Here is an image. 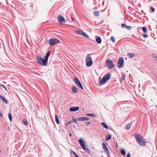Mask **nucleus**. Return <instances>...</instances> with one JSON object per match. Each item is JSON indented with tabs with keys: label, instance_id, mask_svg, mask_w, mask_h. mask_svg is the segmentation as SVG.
Masks as SVG:
<instances>
[{
	"label": "nucleus",
	"instance_id": "37998d69",
	"mask_svg": "<svg viewBox=\"0 0 157 157\" xmlns=\"http://www.w3.org/2000/svg\"><path fill=\"white\" fill-rule=\"evenodd\" d=\"M127 156L128 157H131L130 154L129 153H128L127 155Z\"/></svg>",
	"mask_w": 157,
	"mask_h": 157
},
{
	"label": "nucleus",
	"instance_id": "09e8293b",
	"mask_svg": "<svg viewBox=\"0 0 157 157\" xmlns=\"http://www.w3.org/2000/svg\"><path fill=\"white\" fill-rule=\"evenodd\" d=\"M1 151H0V152H1Z\"/></svg>",
	"mask_w": 157,
	"mask_h": 157
},
{
	"label": "nucleus",
	"instance_id": "f704fd0d",
	"mask_svg": "<svg viewBox=\"0 0 157 157\" xmlns=\"http://www.w3.org/2000/svg\"><path fill=\"white\" fill-rule=\"evenodd\" d=\"M3 102H5L6 104H7L8 103L7 101V100H6L5 98L4 100H3L2 101Z\"/></svg>",
	"mask_w": 157,
	"mask_h": 157
},
{
	"label": "nucleus",
	"instance_id": "4be33fe9",
	"mask_svg": "<svg viewBox=\"0 0 157 157\" xmlns=\"http://www.w3.org/2000/svg\"><path fill=\"white\" fill-rule=\"evenodd\" d=\"M86 115L87 116H91V117H95L96 116L93 113L87 114H86Z\"/></svg>",
	"mask_w": 157,
	"mask_h": 157
},
{
	"label": "nucleus",
	"instance_id": "423d86ee",
	"mask_svg": "<svg viewBox=\"0 0 157 157\" xmlns=\"http://www.w3.org/2000/svg\"><path fill=\"white\" fill-rule=\"evenodd\" d=\"M60 41L56 39L51 38L48 40L49 44L51 45H54L59 43Z\"/></svg>",
	"mask_w": 157,
	"mask_h": 157
},
{
	"label": "nucleus",
	"instance_id": "2eb2a0df",
	"mask_svg": "<svg viewBox=\"0 0 157 157\" xmlns=\"http://www.w3.org/2000/svg\"><path fill=\"white\" fill-rule=\"evenodd\" d=\"M127 56L130 58L133 57L135 56V55L133 53H128L127 54Z\"/></svg>",
	"mask_w": 157,
	"mask_h": 157
},
{
	"label": "nucleus",
	"instance_id": "a19ab883",
	"mask_svg": "<svg viewBox=\"0 0 157 157\" xmlns=\"http://www.w3.org/2000/svg\"><path fill=\"white\" fill-rule=\"evenodd\" d=\"M143 36L144 38H147L148 37V35L147 34H144Z\"/></svg>",
	"mask_w": 157,
	"mask_h": 157
},
{
	"label": "nucleus",
	"instance_id": "c85d7f7f",
	"mask_svg": "<svg viewBox=\"0 0 157 157\" xmlns=\"http://www.w3.org/2000/svg\"><path fill=\"white\" fill-rule=\"evenodd\" d=\"M23 122L24 123V124L25 125H27L28 124L27 121L25 120H23Z\"/></svg>",
	"mask_w": 157,
	"mask_h": 157
},
{
	"label": "nucleus",
	"instance_id": "9d476101",
	"mask_svg": "<svg viewBox=\"0 0 157 157\" xmlns=\"http://www.w3.org/2000/svg\"><path fill=\"white\" fill-rule=\"evenodd\" d=\"M124 63V60L123 58L121 57L119 58L118 61V68H121L122 67Z\"/></svg>",
	"mask_w": 157,
	"mask_h": 157
},
{
	"label": "nucleus",
	"instance_id": "1a4fd4ad",
	"mask_svg": "<svg viewBox=\"0 0 157 157\" xmlns=\"http://www.w3.org/2000/svg\"><path fill=\"white\" fill-rule=\"evenodd\" d=\"M106 65L108 68H112L114 66V63L111 60L107 59L106 60Z\"/></svg>",
	"mask_w": 157,
	"mask_h": 157
},
{
	"label": "nucleus",
	"instance_id": "c9c22d12",
	"mask_svg": "<svg viewBox=\"0 0 157 157\" xmlns=\"http://www.w3.org/2000/svg\"><path fill=\"white\" fill-rule=\"evenodd\" d=\"M126 28L128 29H131V27L130 26H126Z\"/></svg>",
	"mask_w": 157,
	"mask_h": 157
},
{
	"label": "nucleus",
	"instance_id": "cd10ccee",
	"mask_svg": "<svg viewBox=\"0 0 157 157\" xmlns=\"http://www.w3.org/2000/svg\"><path fill=\"white\" fill-rule=\"evenodd\" d=\"M142 30H143V31L144 32V33H146L147 31V29H146V28H145V27H143L142 28Z\"/></svg>",
	"mask_w": 157,
	"mask_h": 157
},
{
	"label": "nucleus",
	"instance_id": "20e7f679",
	"mask_svg": "<svg viewBox=\"0 0 157 157\" xmlns=\"http://www.w3.org/2000/svg\"><path fill=\"white\" fill-rule=\"evenodd\" d=\"M110 74L108 73L105 75L99 81V83L100 85L105 84L108 81L110 77Z\"/></svg>",
	"mask_w": 157,
	"mask_h": 157
},
{
	"label": "nucleus",
	"instance_id": "79ce46f5",
	"mask_svg": "<svg viewBox=\"0 0 157 157\" xmlns=\"http://www.w3.org/2000/svg\"><path fill=\"white\" fill-rule=\"evenodd\" d=\"M125 26V25L124 24H121V26L123 28H124V27Z\"/></svg>",
	"mask_w": 157,
	"mask_h": 157
},
{
	"label": "nucleus",
	"instance_id": "412c9836",
	"mask_svg": "<svg viewBox=\"0 0 157 157\" xmlns=\"http://www.w3.org/2000/svg\"><path fill=\"white\" fill-rule=\"evenodd\" d=\"M55 121L58 124L59 123V120L58 119V117L57 115L55 116Z\"/></svg>",
	"mask_w": 157,
	"mask_h": 157
},
{
	"label": "nucleus",
	"instance_id": "39448f33",
	"mask_svg": "<svg viewBox=\"0 0 157 157\" xmlns=\"http://www.w3.org/2000/svg\"><path fill=\"white\" fill-rule=\"evenodd\" d=\"M86 65L88 67H90L93 64L92 58L89 54H88L86 56Z\"/></svg>",
	"mask_w": 157,
	"mask_h": 157
},
{
	"label": "nucleus",
	"instance_id": "e433bc0d",
	"mask_svg": "<svg viewBox=\"0 0 157 157\" xmlns=\"http://www.w3.org/2000/svg\"><path fill=\"white\" fill-rule=\"evenodd\" d=\"M152 56L153 57H154L155 59L156 60H157V56H156V55H154V54Z\"/></svg>",
	"mask_w": 157,
	"mask_h": 157
},
{
	"label": "nucleus",
	"instance_id": "9b49d317",
	"mask_svg": "<svg viewBox=\"0 0 157 157\" xmlns=\"http://www.w3.org/2000/svg\"><path fill=\"white\" fill-rule=\"evenodd\" d=\"M59 22L60 24H63L65 22V20L64 17L61 16H60L58 18Z\"/></svg>",
	"mask_w": 157,
	"mask_h": 157
},
{
	"label": "nucleus",
	"instance_id": "2f4dec72",
	"mask_svg": "<svg viewBox=\"0 0 157 157\" xmlns=\"http://www.w3.org/2000/svg\"><path fill=\"white\" fill-rule=\"evenodd\" d=\"M105 151V152H106V153L107 154H108V155H109L110 154V152L109 151L108 149H107Z\"/></svg>",
	"mask_w": 157,
	"mask_h": 157
},
{
	"label": "nucleus",
	"instance_id": "7ed1b4c3",
	"mask_svg": "<svg viewBox=\"0 0 157 157\" xmlns=\"http://www.w3.org/2000/svg\"><path fill=\"white\" fill-rule=\"evenodd\" d=\"M78 142L80 143L82 149L85 151H86L89 154H90L91 151L90 149H88L86 147L85 144L86 143L85 141L83 139H80L78 140Z\"/></svg>",
	"mask_w": 157,
	"mask_h": 157
},
{
	"label": "nucleus",
	"instance_id": "8fccbe9b",
	"mask_svg": "<svg viewBox=\"0 0 157 157\" xmlns=\"http://www.w3.org/2000/svg\"><path fill=\"white\" fill-rule=\"evenodd\" d=\"M102 157H103L102 156Z\"/></svg>",
	"mask_w": 157,
	"mask_h": 157
},
{
	"label": "nucleus",
	"instance_id": "49530a36",
	"mask_svg": "<svg viewBox=\"0 0 157 157\" xmlns=\"http://www.w3.org/2000/svg\"><path fill=\"white\" fill-rule=\"evenodd\" d=\"M69 135L70 136H71V133H70L69 134Z\"/></svg>",
	"mask_w": 157,
	"mask_h": 157
},
{
	"label": "nucleus",
	"instance_id": "de8ad7c7",
	"mask_svg": "<svg viewBox=\"0 0 157 157\" xmlns=\"http://www.w3.org/2000/svg\"><path fill=\"white\" fill-rule=\"evenodd\" d=\"M117 146H118V144H117Z\"/></svg>",
	"mask_w": 157,
	"mask_h": 157
},
{
	"label": "nucleus",
	"instance_id": "0eeeda50",
	"mask_svg": "<svg viewBox=\"0 0 157 157\" xmlns=\"http://www.w3.org/2000/svg\"><path fill=\"white\" fill-rule=\"evenodd\" d=\"M73 80L75 84L78 86L79 87L82 89H83V87L82 85V84L81 83L79 80L78 78L76 77H74L73 79Z\"/></svg>",
	"mask_w": 157,
	"mask_h": 157
},
{
	"label": "nucleus",
	"instance_id": "bb28decb",
	"mask_svg": "<svg viewBox=\"0 0 157 157\" xmlns=\"http://www.w3.org/2000/svg\"><path fill=\"white\" fill-rule=\"evenodd\" d=\"M73 122H74L73 120H71L68 122V123L66 124V126H67L68 125L70 124L71 123H73Z\"/></svg>",
	"mask_w": 157,
	"mask_h": 157
},
{
	"label": "nucleus",
	"instance_id": "6ab92c4d",
	"mask_svg": "<svg viewBox=\"0 0 157 157\" xmlns=\"http://www.w3.org/2000/svg\"><path fill=\"white\" fill-rule=\"evenodd\" d=\"M121 153L123 155H125L126 154L125 151L124 149H122L121 150Z\"/></svg>",
	"mask_w": 157,
	"mask_h": 157
},
{
	"label": "nucleus",
	"instance_id": "c756f323",
	"mask_svg": "<svg viewBox=\"0 0 157 157\" xmlns=\"http://www.w3.org/2000/svg\"><path fill=\"white\" fill-rule=\"evenodd\" d=\"M110 39L111 40L113 43L115 42V40H114V38L112 36L111 37Z\"/></svg>",
	"mask_w": 157,
	"mask_h": 157
},
{
	"label": "nucleus",
	"instance_id": "f3484780",
	"mask_svg": "<svg viewBox=\"0 0 157 157\" xmlns=\"http://www.w3.org/2000/svg\"><path fill=\"white\" fill-rule=\"evenodd\" d=\"M72 91L75 93H76L78 91V90L76 87H73L72 88Z\"/></svg>",
	"mask_w": 157,
	"mask_h": 157
},
{
	"label": "nucleus",
	"instance_id": "ea45409f",
	"mask_svg": "<svg viewBox=\"0 0 157 157\" xmlns=\"http://www.w3.org/2000/svg\"><path fill=\"white\" fill-rule=\"evenodd\" d=\"M151 9L152 10L153 12H154L155 10V9L153 7H151Z\"/></svg>",
	"mask_w": 157,
	"mask_h": 157
},
{
	"label": "nucleus",
	"instance_id": "a878e982",
	"mask_svg": "<svg viewBox=\"0 0 157 157\" xmlns=\"http://www.w3.org/2000/svg\"><path fill=\"white\" fill-rule=\"evenodd\" d=\"M131 127V124H128L126 127V129L127 130L129 129Z\"/></svg>",
	"mask_w": 157,
	"mask_h": 157
},
{
	"label": "nucleus",
	"instance_id": "6e6552de",
	"mask_svg": "<svg viewBox=\"0 0 157 157\" xmlns=\"http://www.w3.org/2000/svg\"><path fill=\"white\" fill-rule=\"evenodd\" d=\"M76 33L79 35L85 37L87 38H88L89 36L81 30H78L76 31Z\"/></svg>",
	"mask_w": 157,
	"mask_h": 157
},
{
	"label": "nucleus",
	"instance_id": "f8f14e48",
	"mask_svg": "<svg viewBox=\"0 0 157 157\" xmlns=\"http://www.w3.org/2000/svg\"><path fill=\"white\" fill-rule=\"evenodd\" d=\"M78 107H73L70 108L69 110L70 111H75L79 110Z\"/></svg>",
	"mask_w": 157,
	"mask_h": 157
},
{
	"label": "nucleus",
	"instance_id": "4468645a",
	"mask_svg": "<svg viewBox=\"0 0 157 157\" xmlns=\"http://www.w3.org/2000/svg\"><path fill=\"white\" fill-rule=\"evenodd\" d=\"M96 41L97 42L98 44H100L101 42V38L98 36H96Z\"/></svg>",
	"mask_w": 157,
	"mask_h": 157
},
{
	"label": "nucleus",
	"instance_id": "393cba45",
	"mask_svg": "<svg viewBox=\"0 0 157 157\" xmlns=\"http://www.w3.org/2000/svg\"><path fill=\"white\" fill-rule=\"evenodd\" d=\"M8 117L11 122L12 121V118L11 113H9L8 115Z\"/></svg>",
	"mask_w": 157,
	"mask_h": 157
},
{
	"label": "nucleus",
	"instance_id": "c03bdc74",
	"mask_svg": "<svg viewBox=\"0 0 157 157\" xmlns=\"http://www.w3.org/2000/svg\"><path fill=\"white\" fill-rule=\"evenodd\" d=\"M2 114L0 112V117H2Z\"/></svg>",
	"mask_w": 157,
	"mask_h": 157
},
{
	"label": "nucleus",
	"instance_id": "dca6fc26",
	"mask_svg": "<svg viewBox=\"0 0 157 157\" xmlns=\"http://www.w3.org/2000/svg\"><path fill=\"white\" fill-rule=\"evenodd\" d=\"M102 145L104 151L108 149L106 144L105 143H102Z\"/></svg>",
	"mask_w": 157,
	"mask_h": 157
},
{
	"label": "nucleus",
	"instance_id": "5701e85b",
	"mask_svg": "<svg viewBox=\"0 0 157 157\" xmlns=\"http://www.w3.org/2000/svg\"><path fill=\"white\" fill-rule=\"evenodd\" d=\"M111 138V136L110 135H107L105 137L106 140H108Z\"/></svg>",
	"mask_w": 157,
	"mask_h": 157
},
{
	"label": "nucleus",
	"instance_id": "ddd939ff",
	"mask_svg": "<svg viewBox=\"0 0 157 157\" xmlns=\"http://www.w3.org/2000/svg\"><path fill=\"white\" fill-rule=\"evenodd\" d=\"M89 119V118L88 117H82L79 118L77 120H80V121H84L88 120Z\"/></svg>",
	"mask_w": 157,
	"mask_h": 157
},
{
	"label": "nucleus",
	"instance_id": "7c9ffc66",
	"mask_svg": "<svg viewBox=\"0 0 157 157\" xmlns=\"http://www.w3.org/2000/svg\"><path fill=\"white\" fill-rule=\"evenodd\" d=\"M125 77V75H122V77L121 79V80H124V78Z\"/></svg>",
	"mask_w": 157,
	"mask_h": 157
},
{
	"label": "nucleus",
	"instance_id": "a18cd8bd",
	"mask_svg": "<svg viewBox=\"0 0 157 157\" xmlns=\"http://www.w3.org/2000/svg\"><path fill=\"white\" fill-rule=\"evenodd\" d=\"M71 19H72V20L73 21H74V18H71Z\"/></svg>",
	"mask_w": 157,
	"mask_h": 157
},
{
	"label": "nucleus",
	"instance_id": "b1692460",
	"mask_svg": "<svg viewBox=\"0 0 157 157\" xmlns=\"http://www.w3.org/2000/svg\"><path fill=\"white\" fill-rule=\"evenodd\" d=\"M70 152L71 153H73L74 155H75V157H79L78 155L77 154H76L75 152L72 150H71Z\"/></svg>",
	"mask_w": 157,
	"mask_h": 157
},
{
	"label": "nucleus",
	"instance_id": "f03ea898",
	"mask_svg": "<svg viewBox=\"0 0 157 157\" xmlns=\"http://www.w3.org/2000/svg\"><path fill=\"white\" fill-rule=\"evenodd\" d=\"M135 137L138 143L140 145L144 146L146 145V141L144 138L140 134H136Z\"/></svg>",
	"mask_w": 157,
	"mask_h": 157
},
{
	"label": "nucleus",
	"instance_id": "aec40b11",
	"mask_svg": "<svg viewBox=\"0 0 157 157\" xmlns=\"http://www.w3.org/2000/svg\"><path fill=\"white\" fill-rule=\"evenodd\" d=\"M99 11H94V14L95 16H98L99 15Z\"/></svg>",
	"mask_w": 157,
	"mask_h": 157
},
{
	"label": "nucleus",
	"instance_id": "58836bf2",
	"mask_svg": "<svg viewBox=\"0 0 157 157\" xmlns=\"http://www.w3.org/2000/svg\"><path fill=\"white\" fill-rule=\"evenodd\" d=\"M86 125H88L90 124V122L89 121L86 122L85 123Z\"/></svg>",
	"mask_w": 157,
	"mask_h": 157
},
{
	"label": "nucleus",
	"instance_id": "72a5a7b5",
	"mask_svg": "<svg viewBox=\"0 0 157 157\" xmlns=\"http://www.w3.org/2000/svg\"><path fill=\"white\" fill-rule=\"evenodd\" d=\"M0 86H1L3 87V88H4L6 91H7V89L6 88V87L3 85L1 84V85H0Z\"/></svg>",
	"mask_w": 157,
	"mask_h": 157
},
{
	"label": "nucleus",
	"instance_id": "4c0bfd02",
	"mask_svg": "<svg viewBox=\"0 0 157 157\" xmlns=\"http://www.w3.org/2000/svg\"><path fill=\"white\" fill-rule=\"evenodd\" d=\"M0 98L2 101L4 99V98L0 94Z\"/></svg>",
	"mask_w": 157,
	"mask_h": 157
},
{
	"label": "nucleus",
	"instance_id": "473e14b6",
	"mask_svg": "<svg viewBox=\"0 0 157 157\" xmlns=\"http://www.w3.org/2000/svg\"><path fill=\"white\" fill-rule=\"evenodd\" d=\"M79 118H77L76 119H74L73 120L74 122H75V123H77V121H80V120H77Z\"/></svg>",
	"mask_w": 157,
	"mask_h": 157
},
{
	"label": "nucleus",
	"instance_id": "a211bd4d",
	"mask_svg": "<svg viewBox=\"0 0 157 157\" xmlns=\"http://www.w3.org/2000/svg\"><path fill=\"white\" fill-rule=\"evenodd\" d=\"M101 125L103 126L104 127H105V128L108 129L109 128L108 126L104 122H102L101 124Z\"/></svg>",
	"mask_w": 157,
	"mask_h": 157
},
{
	"label": "nucleus",
	"instance_id": "f257e3e1",
	"mask_svg": "<svg viewBox=\"0 0 157 157\" xmlns=\"http://www.w3.org/2000/svg\"><path fill=\"white\" fill-rule=\"evenodd\" d=\"M50 54V52L49 51H48L43 59L40 56L36 57V62L40 65L44 66H46L47 65L48 59Z\"/></svg>",
	"mask_w": 157,
	"mask_h": 157
}]
</instances>
